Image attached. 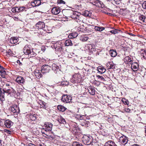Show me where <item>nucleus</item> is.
I'll return each mask as SVG.
<instances>
[{
    "label": "nucleus",
    "instance_id": "9d476101",
    "mask_svg": "<svg viewBox=\"0 0 146 146\" xmlns=\"http://www.w3.org/2000/svg\"><path fill=\"white\" fill-rule=\"evenodd\" d=\"M41 3V2L40 0H35L31 2V5L32 6L34 7L39 6Z\"/></svg>",
    "mask_w": 146,
    "mask_h": 146
},
{
    "label": "nucleus",
    "instance_id": "338daca9",
    "mask_svg": "<svg viewBox=\"0 0 146 146\" xmlns=\"http://www.w3.org/2000/svg\"><path fill=\"white\" fill-rule=\"evenodd\" d=\"M133 146H139V145H138L136 144H134Z\"/></svg>",
    "mask_w": 146,
    "mask_h": 146
},
{
    "label": "nucleus",
    "instance_id": "dca6fc26",
    "mask_svg": "<svg viewBox=\"0 0 146 146\" xmlns=\"http://www.w3.org/2000/svg\"><path fill=\"white\" fill-rule=\"evenodd\" d=\"M105 146H117L115 143L111 140L108 141L106 143Z\"/></svg>",
    "mask_w": 146,
    "mask_h": 146
},
{
    "label": "nucleus",
    "instance_id": "4468645a",
    "mask_svg": "<svg viewBox=\"0 0 146 146\" xmlns=\"http://www.w3.org/2000/svg\"><path fill=\"white\" fill-rule=\"evenodd\" d=\"M31 50L29 47L28 46L26 45L24 48L23 52L25 54L29 55V54L30 52H31Z\"/></svg>",
    "mask_w": 146,
    "mask_h": 146
},
{
    "label": "nucleus",
    "instance_id": "393cba45",
    "mask_svg": "<svg viewBox=\"0 0 146 146\" xmlns=\"http://www.w3.org/2000/svg\"><path fill=\"white\" fill-rule=\"evenodd\" d=\"M42 133H44L46 135L48 138L50 139L51 138V139H52L54 138V135L50 133H47V132H46V133H45L44 132Z\"/></svg>",
    "mask_w": 146,
    "mask_h": 146
},
{
    "label": "nucleus",
    "instance_id": "c03bdc74",
    "mask_svg": "<svg viewBox=\"0 0 146 146\" xmlns=\"http://www.w3.org/2000/svg\"><path fill=\"white\" fill-rule=\"evenodd\" d=\"M130 111V110L128 108H125L123 110L122 112L123 113L125 112L129 113Z\"/></svg>",
    "mask_w": 146,
    "mask_h": 146
},
{
    "label": "nucleus",
    "instance_id": "69168bd1",
    "mask_svg": "<svg viewBox=\"0 0 146 146\" xmlns=\"http://www.w3.org/2000/svg\"><path fill=\"white\" fill-rule=\"evenodd\" d=\"M10 84H7V83L6 84V86H10Z\"/></svg>",
    "mask_w": 146,
    "mask_h": 146
},
{
    "label": "nucleus",
    "instance_id": "4d7b16f0",
    "mask_svg": "<svg viewBox=\"0 0 146 146\" xmlns=\"http://www.w3.org/2000/svg\"><path fill=\"white\" fill-rule=\"evenodd\" d=\"M122 102L124 104H125L128 105V102L127 100H122Z\"/></svg>",
    "mask_w": 146,
    "mask_h": 146
},
{
    "label": "nucleus",
    "instance_id": "423d86ee",
    "mask_svg": "<svg viewBox=\"0 0 146 146\" xmlns=\"http://www.w3.org/2000/svg\"><path fill=\"white\" fill-rule=\"evenodd\" d=\"M10 110L13 113H18L19 112L20 110L19 108L17 105H15L13 107H11L10 108Z\"/></svg>",
    "mask_w": 146,
    "mask_h": 146
},
{
    "label": "nucleus",
    "instance_id": "aec40b11",
    "mask_svg": "<svg viewBox=\"0 0 146 146\" xmlns=\"http://www.w3.org/2000/svg\"><path fill=\"white\" fill-rule=\"evenodd\" d=\"M110 54L112 57H115L117 55V53L115 50H110L109 51Z\"/></svg>",
    "mask_w": 146,
    "mask_h": 146
},
{
    "label": "nucleus",
    "instance_id": "13d9d810",
    "mask_svg": "<svg viewBox=\"0 0 146 146\" xmlns=\"http://www.w3.org/2000/svg\"><path fill=\"white\" fill-rule=\"evenodd\" d=\"M9 55L11 56L12 55L11 51V50H9L7 52Z\"/></svg>",
    "mask_w": 146,
    "mask_h": 146
},
{
    "label": "nucleus",
    "instance_id": "e433bc0d",
    "mask_svg": "<svg viewBox=\"0 0 146 146\" xmlns=\"http://www.w3.org/2000/svg\"><path fill=\"white\" fill-rule=\"evenodd\" d=\"M61 43H60L59 44V45L57 46V48H55L56 50H57L58 51H60L62 49V45L61 44Z\"/></svg>",
    "mask_w": 146,
    "mask_h": 146
},
{
    "label": "nucleus",
    "instance_id": "5fc2aeb1",
    "mask_svg": "<svg viewBox=\"0 0 146 146\" xmlns=\"http://www.w3.org/2000/svg\"><path fill=\"white\" fill-rule=\"evenodd\" d=\"M143 8L144 9H146V1H144L142 4Z\"/></svg>",
    "mask_w": 146,
    "mask_h": 146
},
{
    "label": "nucleus",
    "instance_id": "2f4dec72",
    "mask_svg": "<svg viewBox=\"0 0 146 146\" xmlns=\"http://www.w3.org/2000/svg\"><path fill=\"white\" fill-rule=\"evenodd\" d=\"M90 90H88L89 92L92 95H94L95 94V90L92 88H90Z\"/></svg>",
    "mask_w": 146,
    "mask_h": 146
},
{
    "label": "nucleus",
    "instance_id": "6e6d98bb",
    "mask_svg": "<svg viewBox=\"0 0 146 146\" xmlns=\"http://www.w3.org/2000/svg\"><path fill=\"white\" fill-rule=\"evenodd\" d=\"M83 115H79L77 116V117H78L77 118L78 119H79L80 120H82L83 118Z\"/></svg>",
    "mask_w": 146,
    "mask_h": 146
},
{
    "label": "nucleus",
    "instance_id": "4be33fe9",
    "mask_svg": "<svg viewBox=\"0 0 146 146\" xmlns=\"http://www.w3.org/2000/svg\"><path fill=\"white\" fill-rule=\"evenodd\" d=\"M78 36V34L77 33H70L68 37L69 38H72L76 37Z\"/></svg>",
    "mask_w": 146,
    "mask_h": 146
},
{
    "label": "nucleus",
    "instance_id": "f03ea898",
    "mask_svg": "<svg viewBox=\"0 0 146 146\" xmlns=\"http://www.w3.org/2000/svg\"><path fill=\"white\" fill-rule=\"evenodd\" d=\"M53 125L50 123L46 122L44 124V127L43 128L46 132L51 131L52 129Z\"/></svg>",
    "mask_w": 146,
    "mask_h": 146
},
{
    "label": "nucleus",
    "instance_id": "6e6552de",
    "mask_svg": "<svg viewBox=\"0 0 146 146\" xmlns=\"http://www.w3.org/2000/svg\"><path fill=\"white\" fill-rule=\"evenodd\" d=\"M139 67V64L136 62H134L131 64V68L134 71H137L138 70Z\"/></svg>",
    "mask_w": 146,
    "mask_h": 146
},
{
    "label": "nucleus",
    "instance_id": "412c9836",
    "mask_svg": "<svg viewBox=\"0 0 146 146\" xmlns=\"http://www.w3.org/2000/svg\"><path fill=\"white\" fill-rule=\"evenodd\" d=\"M64 44L66 46H71L72 45V41L70 39H68L65 40Z\"/></svg>",
    "mask_w": 146,
    "mask_h": 146
},
{
    "label": "nucleus",
    "instance_id": "58836bf2",
    "mask_svg": "<svg viewBox=\"0 0 146 146\" xmlns=\"http://www.w3.org/2000/svg\"><path fill=\"white\" fill-rule=\"evenodd\" d=\"M36 54L34 52H33V50H31V52H30L29 54V56L30 57L34 56Z\"/></svg>",
    "mask_w": 146,
    "mask_h": 146
},
{
    "label": "nucleus",
    "instance_id": "052dcab7",
    "mask_svg": "<svg viewBox=\"0 0 146 146\" xmlns=\"http://www.w3.org/2000/svg\"><path fill=\"white\" fill-rule=\"evenodd\" d=\"M11 92V91L9 89L7 90L5 92H7V93H9V94H10Z\"/></svg>",
    "mask_w": 146,
    "mask_h": 146
},
{
    "label": "nucleus",
    "instance_id": "49530a36",
    "mask_svg": "<svg viewBox=\"0 0 146 146\" xmlns=\"http://www.w3.org/2000/svg\"><path fill=\"white\" fill-rule=\"evenodd\" d=\"M99 4L100 5V6L102 8H104L105 7V5H104V3L101 1L98 0V4Z\"/></svg>",
    "mask_w": 146,
    "mask_h": 146
},
{
    "label": "nucleus",
    "instance_id": "a18cd8bd",
    "mask_svg": "<svg viewBox=\"0 0 146 146\" xmlns=\"http://www.w3.org/2000/svg\"><path fill=\"white\" fill-rule=\"evenodd\" d=\"M60 43V42H57L56 43H54L53 45H52V46L53 48L54 49L56 48H57V46L59 45V44Z\"/></svg>",
    "mask_w": 146,
    "mask_h": 146
},
{
    "label": "nucleus",
    "instance_id": "37998d69",
    "mask_svg": "<svg viewBox=\"0 0 146 146\" xmlns=\"http://www.w3.org/2000/svg\"><path fill=\"white\" fill-rule=\"evenodd\" d=\"M30 117L32 120H35L36 119V115L35 114L31 115Z\"/></svg>",
    "mask_w": 146,
    "mask_h": 146
},
{
    "label": "nucleus",
    "instance_id": "de8ad7c7",
    "mask_svg": "<svg viewBox=\"0 0 146 146\" xmlns=\"http://www.w3.org/2000/svg\"><path fill=\"white\" fill-rule=\"evenodd\" d=\"M11 11L13 13H15L16 12H18V10H17V7H13V8L11 10Z\"/></svg>",
    "mask_w": 146,
    "mask_h": 146
},
{
    "label": "nucleus",
    "instance_id": "7ed1b4c3",
    "mask_svg": "<svg viewBox=\"0 0 146 146\" xmlns=\"http://www.w3.org/2000/svg\"><path fill=\"white\" fill-rule=\"evenodd\" d=\"M51 68V66L45 64L42 67L41 72L43 74L48 72Z\"/></svg>",
    "mask_w": 146,
    "mask_h": 146
},
{
    "label": "nucleus",
    "instance_id": "bf43d9fd",
    "mask_svg": "<svg viewBox=\"0 0 146 146\" xmlns=\"http://www.w3.org/2000/svg\"><path fill=\"white\" fill-rule=\"evenodd\" d=\"M75 146H82V145L80 144L78 142H76L75 143Z\"/></svg>",
    "mask_w": 146,
    "mask_h": 146
},
{
    "label": "nucleus",
    "instance_id": "0eeeda50",
    "mask_svg": "<svg viewBox=\"0 0 146 146\" xmlns=\"http://www.w3.org/2000/svg\"><path fill=\"white\" fill-rule=\"evenodd\" d=\"M90 138L87 136H84L82 138V140L83 143L86 145H89L91 143L90 141Z\"/></svg>",
    "mask_w": 146,
    "mask_h": 146
},
{
    "label": "nucleus",
    "instance_id": "20e7f679",
    "mask_svg": "<svg viewBox=\"0 0 146 146\" xmlns=\"http://www.w3.org/2000/svg\"><path fill=\"white\" fill-rule=\"evenodd\" d=\"M128 141L127 137L124 135H122L119 138V141L123 145L126 144Z\"/></svg>",
    "mask_w": 146,
    "mask_h": 146
},
{
    "label": "nucleus",
    "instance_id": "09e8293b",
    "mask_svg": "<svg viewBox=\"0 0 146 146\" xmlns=\"http://www.w3.org/2000/svg\"><path fill=\"white\" fill-rule=\"evenodd\" d=\"M88 37L84 36L82 38V40L83 41H86L88 40Z\"/></svg>",
    "mask_w": 146,
    "mask_h": 146
},
{
    "label": "nucleus",
    "instance_id": "79ce46f5",
    "mask_svg": "<svg viewBox=\"0 0 146 146\" xmlns=\"http://www.w3.org/2000/svg\"><path fill=\"white\" fill-rule=\"evenodd\" d=\"M143 52L141 53V55L143 57V58L146 60V52L143 50Z\"/></svg>",
    "mask_w": 146,
    "mask_h": 146
},
{
    "label": "nucleus",
    "instance_id": "f704fd0d",
    "mask_svg": "<svg viewBox=\"0 0 146 146\" xmlns=\"http://www.w3.org/2000/svg\"><path fill=\"white\" fill-rule=\"evenodd\" d=\"M6 74V72L4 68L0 65V74Z\"/></svg>",
    "mask_w": 146,
    "mask_h": 146
},
{
    "label": "nucleus",
    "instance_id": "e2e57ef3",
    "mask_svg": "<svg viewBox=\"0 0 146 146\" xmlns=\"http://www.w3.org/2000/svg\"><path fill=\"white\" fill-rule=\"evenodd\" d=\"M28 146H36V145L30 143L28 144Z\"/></svg>",
    "mask_w": 146,
    "mask_h": 146
},
{
    "label": "nucleus",
    "instance_id": "a19ab883",
    "mask_svg": "<svg viewBox=\"0 0 146 146\" xmlns=\"http://www.w3.org/2000/svg\"><path fill=\"white\" fill-rule=\"evenodd\" d=\"M81 15H79L75 19L76 21L78 23H80L81 21Z\"/></svg>",
    "mask_w": 146,
    "mask_h": 146
},
{
    "label": "nucleus",
    "instance_id": "c756f323",
    "mask_svg": "<svg viewBox=\"0 0 146 146\" xmlns=\"http://www.w3.org/2000/svg\"><path fill=\"white\" fill-rule=\"evenodd\" d=\"M51 67L52 70H55L59 68V66H57V64H53L51 65Z\"/></svg>",
    "mask_w": 146,
    "mask_h": 146
},
{
    "label": "nucleus",
    "instance_id": "4c0bfd02",
    "mask_svg": "<svg viewBox=\"0 0 146 146\" xmlns=\"http://www.w3.org/2000/svg\"><path fill=\"white\" fill-rule=\"evenodd\" d=\"M17 8L18 12H22L24 11L25 9V7H21L19 8H18V7H17Z\"/></svg>",
    "mask_w": 146,
    "mask_h": 146
},
{
    "label": "nucleus",
    "instance_id": "bb28decb",
    "mask_svg": "<svg viewBox=\"0 0 146 146\" xmlns=\"http://www.w3.org/2000/svg\"><path fill=\"white\" fill-rule=\"evenodd\" d=\"M58 109L60 111H65L66 108L62 106L58 105L57 106Z\"/></svg>",
    "mask_w": 146,
    "mask_h": 146
},
{
    "label": "nucleus",
    "instance_id": "f3484780",
    "mask_svg": "<svg viewBox=\"0 0 146 146\" xmlns=\"http://www.w3.org/2000/svg\"><path fill=\"white\" fill-rule=\"evenodd\" d=\"M97 70L101 74L104 73L106 71V69L102 66H99L97 68Z\"/></svg>",
    "mask_w": 146,
    "mask_h": 146
},
{
    "label": "nucleus",
    "instance_id": "72a5a7b5",
    "mask_svg": "<svg viewBox=\"0 0 146 146\" xmlns=\"http://www.w3.org/2000/svg\"><path fill=\"white\" fill-rule=\"evenodd\" d=\"M139 19L141 21L144 22L145 19V17L143 15H140L139 17Z\"/></svg>",
    "mask_w": 146,
    "mask_h": 146
},
{
    "label": "nucleus",
    "instance_id": "a878e982",
    "mask_svg": "<svg viewBox=\"0 0 146 146\" xmlns=\"http://www.w3.org/2000/svg\"><path fill=\"white\" fill-rule=\"evenodd\" d=\"M94 29L96 31L100 32L104 30L105 28L103 27H99L95 26Z\"/></svg>",
    "mask_w": 146,
    "mask_h": 146
},
{
    "label": "nucleus",
    "instance_id": "f8f14e48",
    "mask_svg": "<svg viewBox=\"0 0 146 146\" xmlns=\"http://www.w3.org/2000/svg\"><path fill=\"white\" fill-rule=\"evenodd\" d=\"M36 27L37 29H43L45 27V24L43 22L39 21L36 24Z\"/></svg>",
    "mask_w": 146,
    "mask_h": 146
},
{
    "label": "nucleus",
    "instance_id": "5701e85b",
    "mask_svg": "<svg viewBox=\"0 0 146 146\" xmlns=\"http://www.w3.org/2000/svg\"><path fill=\"white\" fill-rule=\"evenodd\" d=\"M99 0H90V3L96 6H100L98 4Z\"/></svg>",
    "mask_w": 146,
    "mask_h": 146
},
{
    "label": "nucleus",
    "instance_id": "b1692460",
    "mask_svg": "<svg viewBox=\"0 0 146 146\" xmlns=\"http://www.w3.org/2000/svg\"><path fill=\"white\" fill-rule=\"evenodd\" d=\"M83 15L84 16L87 17H90L91 16V13L89 11L87 10L85 11L83 13Z\"/></svg>",
    "mask_w": 146,
    "mask_h": 146
},
{
    "label": "nucleus",
    "instance_id": "3c124183",
    "mask_svg": "<svg viewBox=\"0 0 146 146\" xmlns=\"http://www.w3.org/2000/svg\"><path fill=\"white\" fill-rule=\"evenodd\" d=\"M110 32L111 33L114 34H116L118 33V32L117 30L115 29V30H112L110 31Z\"/></svg>",
    "mask_w": 146,
    "mask_h": 146
},
{
    "label": "nucleus",
    "instance_id": "cd10ccee",
    "mask_svg": "<svg viewBox=\"0 0 146 146\" xmlns=\"http://www.w3.org/2000/svg\"><path fill=\"white\" fill-rule=\"evenodd\" d=\"M0 99L1 101L4 100V92H2L1 91L0 94Z\"/></svg>",
    "mask_w": 146,
    "mask_h": 146
},
{
    "label": "nucleus",
    "instance_id": "473e14b6",
    "mask_svg": "<svg viewBox=\"0 0 146 146\" xmlns=\"http://www.w3.org/2000/svg\"><path fill=\"white\" fill-rule=\"evenodd\" d=\"M88 47L89 48L88 49L90 50L91 51H94V45L89 44L88 45Z\"/></svg>",
    "mask_w": 146,
    "mask_h": 146
},
{
    "label": "nucleus",
    "instance_id": "c85d7f7f",
    "mask_svg": "<svg viewBox=\"0 0 146 146\" xmlns=\"http://www.w3.org/2000/svg\"><path fill=\"white\" fill-rule=\"evenodd\" d=\"M58 121L60 123L65 124L66 123L65 119L61 117L58 119Z\"/></svg>",
    "mask_w": 146,
    "mask_h": 146
},
{
    "label": "nucleus",
    "instance_id": "6ab92c4d",
    "mask_svg": "<svg viewBox=\"0 0 146 146\" xmlns=\"http://www.w3.org/2000/svg\"><path fill=\"white\" fill-rule=\"evenodd\" d=\"M79 15H81L80 13L77 12H74L73 13V14L71 16V17L73 19H75Z\"/></svg>",
    "mask_w": 146,
    "mask_h": 146
},
{
    "label": "nucleus",
    "instance_id": "9b49d317",
    "mask_svg": "<svg viewBox=\"0 0 146 146\" xmlns=\"http://www.w3.org/2000/svg\"><path fill=\"white\" fill-rule=\"evenodd\" d=\"M4 125L8 128H10L13 124V123L9 119L4 120Z\"/></svg>",
    "mask_w": 146,
    "mask_h": 146
},
{
    "label": "nucleus",
    "instance_id": "c9c22d12",
    "mask_svg": "<svg viewBox=\"0 0 146 146\" xmlns=\"http://www.w3.org/2000/svg\"><path fill=\"white\" fill-rule=\"evenodd\" d=\"M38 72H37L36 71L35 75L36 76L37 78H39L42 77V74H41L40 72L38 71Z\"/></svg>",
    "mask_w": 146,
    "mask_h": 146
},
{
    "label": "nucleus",
    "instance_id": "2eb2a0df",
    "mask_svg": "<svg viewBox=\"0 0 146 146\" xmlns=\"http://www.w3.org/2000/svg\"><path fill=\"white\" fill-rule=\"evenodd\" d=\"M124 61L126 64H131L132 63L131 58L129 56H126L124 59Z\"/></svg>",
    "mask_w": 146,
    "mask_h": 146
},
{
    "label": "nucleus",
    "instance_id": "864d4df0",
    "mask_svg": "<svg viewBox=\"0 0 146 146\" xmlns=\"http://www.w3.org/2000/svg\"><path fill=\"white\" fill-rule=\"evenodd\" d=\"M13 18L14 19L15 21H21V19L20 18H19L18 17H13Z\"/></svg>",
    "mask_w": 146,
    "mask_h": 146
},
{
    "label": "nucleus",
    "instance_id": "774afa93",
    "mask_svg": "<svg viewBox=\"0 0 146 146\" xmlns=\"http://www.w3.org/2000/svg\"><path fill=\"white\" fill-rule=\"evenodd\" d=\"M17 63H20V64H21V63L20 62V61L19 60H18L17 61Z\"/></svg>",
    "mask_w": 146,
    "mask_h": 146
},
{
    "label": "nucleus",
    "instance_id": "603ef678",
    "mask_svg": "<svg viewBox=\"0 0 146 146\" xmlns=\"http://www.w3.org/2000/svg\"><path fill=\"white\" fill-rule=\"evenodd\" d=\"M4 131L6 133L8 134H11V133L12 132L11 131L7 129H5L4 130Z\"/></svg>",
    "mask_w": 146,
    "mask_h": 146
},
{
    "label": "nucleus",
    "instance_id": "0e129e2a",
    "mask_svg": "<svg viewBox=\"0 0 146 146\" xmlns=\"http://www.w3.org/2000/svg\"><path fill=\"white\" fill-rule=\"evenodd\" d=\"M5 74H0L1 75V76L3 78H5Z\"/></svg>",
    "mask_w": 146,
    "mask_h": 146
},
{
    "label": "nucleus",
    "instance_id": "ea45409f",
    "mask_svg": "<svg viewBox=\"0 0 146 146\" xmlns=\"http://www.w3.org/2000/svg\"><path fill=\"white\" fill-rule=\"evenodd\" d=\"M113 63L111 62H108V66H109V65H110V66H109L110 67L109 68V69H113L114 68V66L113 65Z\"/></svg>",
    "mask_w": 146,
    "mask_h": 146
},
{
    "label": "nucleus",
    "instance_id": "8fccbe9b",
    "mask_svg": "<svg viewBox=\"0 0 146 146\" xmlns=\"http://www.w3.org/2000/svg\"><path fill=\"white\" fill-rule=\"evenodd\" d=\"M58 4H65V2L62 0H58Z\"/></svg>",
    "mask_w": 146,
    "mask_h": 146
},
{
    "label": "nucleus",
    "instance_id": "f257e3e1",
    "mask_svg": "<svg viewBox=\"0 0 146 146\" xmlns=\"http://www.w3.org/2000/svg\"><path fill=\"white\" fill-rule=\"evenodd\" d=\"M62 101L65 103H70L72 100V97L70 95H64L62 96Z\"/></svg>",
    "mask_w": 146,
    "mask_h": 146
},
{
    "label": "nucleus",
    "instance_id": "a211bd4d",
    "mask_svg": "<svg viewBox=\"0 0 146 146\" xmlns=\"http://www.w3.org/2000/svg\"><path fill=\"white\" fill-rule=\"evenodd\" d=\"M18 41V38L17 37H13L11 38L10 42L12 44H14L17 43Z\"/></svg>",
    "mask_w": 146,
    "mask_h": 146
},
{
    "label": "nucleus",
    "instance_id": "39448f33",
    "mask_svg": "<svg viewBox=\"0 0 146 146\" xmlns=\"http://www.w3.org/2000/svg\"><path fill=\"white\" fill-rule=\"evenodd\" d=\"M16 81L19 84H24L25 82L24 78L22 76L17 77L16 79Z\"/></svg>",
    "mask_w": 146,
    "mask_h": 146
},
{
    "label": "nucleus",
    "instance_id": "ddd939ff",
    "mask_svg": "<svg viewBox=\"0 0 146 146\" xmlns=\"http://www.w3.org/2000/svg\"><path fill=\"white\" fill-rule=\"evenodd\" d=\"M70 81L73 83H78L80 82L77 77V75L76 74L72 76V78L70 79Z\"/></svg>",
    "mask_w": 146,
    "mask_h": 146
},
{
    "label": "nucleus",
    "instance_id": "1a4fd4ad",
    "mask_svg": "<svg viewBox=\"0 0 146 146\" xmlns=\"http://www.w3.org/2000/svg\"><path fill=\"white\" fill-rule=\"evenodd\" d=\"M51 11L52 14L57 15L60 13V9L59 7H55L52 8Z\"/></svg>",
    "mask_w": 146,
    "mask_h": 146
},
{
    "label": "nucleus",
    "instance_id": "680f3d73",
    "mask_svg": "<svg viewBox=\"0 0 146 146\" xmlns=\"http://www.w3.org/2000/svg\"><path fill=\"white\" fill-rule=\"evenodd\" d=\"M22 88H19L17 90L18 92L19 93V92L22 91Z\"/></svg>",
    "mask_w": 146,
    "mask_h": 146
},
{
    "label": "nucleus",
    "instance_id": "7c9ffc66",
    "mask_svg": "<svg viewBox=\"0 0 146 146\" xmlns=\"http://www.w3.org/2000/svg\"><path fill=\"white\" fill-rule=\"evenodd\" d=\"M96 77L97 79L99 81H105L104 78L102 76L97 75Z\"/></svg>",
    "mask_w": 146,
    "mask_h": 146
}]
</instances>
